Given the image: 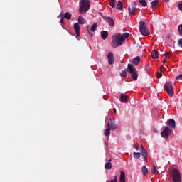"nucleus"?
Listing matches in <instances>:
<instances>
[{
	"label": "nucleus",
	"instance_id": "49530a36",
	"mask_svg": "<svg viewBox=\"0 0 182 182\" xmlns=\"http://www.w3.org/2000/svg\"><path fill=\"white\" fill-rule=\"evenodd\" d=\"M170 0H165V2H169Z\"/></svg>",
	"mask_w": 182,
	"mask_h": 182
},
{
	"label": "nucleus",
	"instance_id": "c756f323",
	"mask_svg": "<svg viewBox=\"0 0 182 182\" xmlns=\"http://www.w3.org/2000/svg\"><path fill=\"white\" fill-rule=\"evenodd\" d=\"M152 173L157 175L159 174V171H157V168H156V166L153 165L152 166Z\"/></svg>",
	"mask_w": 182,
	"mask_h": 182
},
{
	"label": "nucleus",
	"instance_id": "79ce46f5",
	"mask_svg": "<svg viewBox=\"0 0 182 182\" xmlns=\"http://www.w3.org/2000/svg\"><path fill=\"white\" fill-rule=\"evenodd\" d=\"M157 132H158L157 128H154V133H157Z\"/></svg>",
	"mask_w": 182,
	"mask_h": 182
},
{
	"label": "nucleus",
	"instance_id": "4c0bfd02",
	"mask_svg": "<svg viewBox=\"0 0 182 182\" xmlns=\"http://www.w3.org/2000/svg\"><path fill=\"white\" fill-rule=\"evenodd\" d=\"M65 18H61V19L60 20V23H61V25L63 26V25H65Z\"/></svg>",
	"mask_w": 182,
	"mask_h": 182
},
{
	"label": "nucleus",
	"instance_id": "37998d69",
	"mask_svg": "<svg viewBox=\"0 0 182 182\" xmlns=\"http://www.w3.org/2000/svg\"><path fill=\"white\" fill-rule=\"evenodd\" d=\"M105 147L107 149V146H109V144L107 142H105Z\"/></svg>",
	"mask_w": 182,
	"mask_h": 182
},
{
	"label": "nucleus",
	"instance_id": "412c9836",
	"mask_svg": "<svg viewBox=\"0 0 182 182\" xmlns=\"http://www.w3.org/2000/svg\"><path fill=\"white\" fill-rule=\"evenodd\" d=\"M151 8L152 9H156L157 5H159V0H153L151 2Z\"/></svg>",
	"mask_w": 182,
	"mask_h": 182
},
{
	"label": "nucleus",
	"instance_id": "dca6fc26",
	"mask_svg": "<svg viewBox=\"0 0 182 182\" xmlns=\"http://www.w3.org/2000/svg\"><path fill=\"white\" fill-rule=\"evenodd\" d=\"M101 38L103 39V41L107 39V36H109V32L106 31H102L100 32Z\"/></svg>",
	"mask_w": 182,
	"mask_h": 182
},
{
	"label": "nucleus",
	"instance_id": "6e6552de",
	"mask_svg": "<svg viewBox=\"0 0 182 182\" xmlns=\"http://www.w3.org/2000/svg\"><path fill=\"white\" fill-rule=\"evenodd\" d=\"M132 7L129 6L128 7V11H129V15H132L133 16H134V15H136V11H137V4L136 3V1H133L132 4L131 5Z\"/></svg>",
	"mask_w": 182,
	"mask_h": 182
},
{
	"label": "nucleus",
	"instance_id": "f704fd0d",
	"mask_svg": "<svg viewBox=\"0 0 182 182\" xmlns=\"http://www.w3.org/2000/svg\"><path fill=\"white\" fill-rule=\"evenodd\" d=\"M164 56L165 58H166V59H170V56H171V53H169V52L165 53Z\"/></svg>",
	"mask_w": 182,
	"mask_h": 182
},
{
	"label": "nucleus",
	"instance_id": "9b49d317",
	"mask_svg": "<svg viewBox=\"0 0 182 182\" xmlns=\"http://www.w3.org/2000/svg\"><path fill=\"white\" fill-rule=\"evenodd\" d=\"M107 126L108 129H110V130H116V129H117V124H116V122L114 121H112V119L108 122Z\"/></svg>",
	"mask_w": 182,
	"mask_h": 182
},
{
	"label": "nucleus",
	"instance_id": "2f4dec72",
	"mask_svg": "<svg viewBox=\"0 0 182 182\" xmlns=\"http://www.w3.org/2000/svg\"><path fill=\"white\" fill-rule=\"evenodd\" d=\"M139 2L142 5V6H147V2H146V0H139Z\"/></svg>",
	"mask_w": 182,
	"mask_h": 182
},
{
	"label": "nucleus",
	"instance_id": "e433bc0d",
	"mask_svg": "<svg viewBox=\"0 0 182 182\" xmlns=\"http://www.w3.org/2000/svg\"><path fill=\"white\" fill-rule=\"evenodd\" d=\"M178 45L179 46V48H182V38L178 40Z\"/></svg>",
	"mask_w": 182,
	"mask_h": 182
},
{
	"label": "nucleus",
	"instance_id": "cd10ccee",
	"mask_svg": "<svg viewBox=\"0 0 182 182\" xmlns=\"http://www.w3.org/2000/svg\"><path fill=\"white\" fill-rule=\"evenodd\" d=\"M133 156L134 159H140L141 154L140 152H134Z\"/></svg>",
	"mask_w": 182,
	"mask_h": 182
},
{
	"label": "nucleus",
	"instance_id": "4be33fe9",
	"mask_svg": "<svg viewBox=\"0 0 182 182\" xmlns=\"http://www.w3.org/2000/svg\"><path fill=\"white\" fill-rule=\"evenodd\" d=\"M78 23H80V25H85V23H86V20H85V18H83V16H78Z\"/></svg>",
	"mask_w": 182,
	"mask_h": 182
},
{
	"label": "nucleus",
	"instance_id": "7ed1b4c3",
	"mask_svg": "<svg viewBox=\"0 0 182 182\" xmlns=\"http://www.w3.org/2000/svg\"><path fill=\"white\" fill-rule=\"evenodd\" d=\"M127 72L130 73L131 77H132L134 80H137L139 77V72L136 69V67L133 65V64H130V63L128 64Z\"/></svg>",
	"mask_w": 182,
	"mask_h": 182
},
{
	"label": "nucleus",
	"instance_id": "473e14b6",
	"mask_svg": "<svg viewBox=\"0 0 182 182\" xmlns=\"http://www.w3.org/2000/svg\"><path fill=\"white\" fill-rule=\"evenodd\" d=\"M178 31L180 36H182V24L179 25Z\"/></svg>",
	"mask_w": 182,
	"mask_h": 182
},
{
	"label": "nucleus",
	"instance_id": "ddd939ff",
	"mask_svg": "<svg viewBox=\"0 0 182 182\" xmlns=\"http://www.w3.org/2000/svg\"><path fill=\"white\" fill-rule=\"evenodd\" d=\"M58 18H64V19H67L68 21H69L72 18V14L69 12H66L65 15H63V13L61 12L58 16Z\"/></svg>",
	"mask_w": 182,
	"mask_h": 182
},
{
	"label": "nucleus",
	"instance_id": "5701e85b",
	"mask_svg": "<svg viewBox=\"0 0 182 182\" xmlns=\"http://www.w3.org/2000/svg\"><path fill=\"white\" fill-rule=\"evenodd\" d=\"M151 58L153 59H157V58H159V52L156 50H154L151 53Z\"/></svg>",
	"mask_w": 182,
	"mask_h": 182
},
{
	"label": "nucleus",
	"instance_id": "f3484780",
	"mask_svg": "<svg viewBox=\"0 0 182 182\" xmlns=\"http://www.w3.org/2000/svg\"><path fill=\"white\" fill-rule=\"evenodd\" d=\"M119 182H126V173L124 171H120Z\"/></svg>",
	"mask_w": 182,
	"mask_h": 182
},
{
	"label": "nucleus",
	"instance_id": "f257e3e1",
	"mask_svg": "<svg viewBox=\"0 0 182 182\" xmlns=\"http://www.w3.org/2000/svg\"><path fill=\"white\" fill-rule=\"evenodd\" d=\"M130 36V34L129 33H124L122 35L119 34H114L112 36V41L111 43V46L112 48H119V46H122L126 42V39Z\"/></svg>",
	"mask_w": 182,
	"mask_h": 182
},
{
	"label": "nucleus",
	"instance_id": "c85d7f7f",
	"mask_svg": "<svg viewBox=\"0 0 182 182\" xmlns=\"http://www.w3.org/2000/svg\"><path fill=\"white\" fill-rule=\"evenodd\" d=\"M97 28V23H94L93 25L92 26V27L90 28V31L92 32H95Z\"/></svg>",
	"mask_w": 182,
	"mask_h": 182
},
{
	"label": "nucleus",
	"instance_id": "39448f33",
	"mask_svg": "<svg viewBox=\"0 0 182 182\" xmlns=\"http://www.w3.org/2000/svg\"><path fill=\"white\" fill-rule=\"evenodd\" d=\"M164 90L167 92L168 95L173 97L174 96V90L173 89V82L168 81L164 84Z\"/></svg>",
	"mask_w": 182,
	"mask_h": 182
},
{
	"label": "nucleus",
	"instance_id": "72a5a7b5",
	"mask_svg": "<svg viewBox=\"0 0 182 182\" xmlns=\"http://www.w3.org/2000/svg\"><path fill=\"white\" fill-rule=\"evenodd\" d=\"M87 33H89V35L91 36V38H93V36H95V34H93L90 32V30L89 29V26H87Z\"/></svg>",
	"mask_w": 182,
	"mask_h": 182
},
{
	"label": "nucleus",
	"instance_id": "2eb2a0df",
	"mask_svg": "<svg viewBox=\"0 0 182 182\" xmlns=\"http://www.w3.org/2000/svg\"><path fill=\"white\" fill-rule=\"evenodd\" d=\"M119 100L121 103H126L129 100V95H124V94H120Z\"/></svg>",
	"mask_w": 182,
	"mask_h": 182
},
{
	"label": "nucleus",
	"instance_id": "b1692460",
	"mask_svg": "<svg viewBox=\"0 0 182 182\" xmlns=\"http://www.w3.org/2000/svg\"><path fill=\"white\" fill-rule=\"evenodd\" d=\"M141 172L143 173V176H147V174H149V169H147V167H146V166H142Z\"/></svg>",
	"mask_w": 182,
	"mask_h": 182
},
{
	"label": "nucleus",
	"instance_id": "f8f14e48",
	"mask_svg": "<svg viewBox=\"0 0 182 182\" xmlns=\"http://www.w3.org/2000/svg\"><path fill=\"white\" fill-rule=\"evenodd\" d=\"M108 63L109 65H113L114 63V54L110 52L107 55Z\"/></svg>",
	"mask_w": 182,
	"mask_h": 182
},
{
	"label": "nucleus",
	"instance_id": "58836bf2",
	"mask_svg": "<svg viewBox=\"0 0 182 182\" xmlns=\"http://www.w3.org/2000/svg\"><path fill=\"white\" fill-rule=\"evenodd\" d=\"M106 182H117V176H115L114 179H112L111 181H107Z\"/></svg>",
	"mask_w": 182,
	"mask_h": 182
},
{
	"label": "nucleus",
	"instance_id": "423d86ee",
	"mask_svg": "<svg viewBox=\"0 0 182 182\" xmlns=\"http://www.w3.org/2000/svg\"><path fill=\"white\" fill-rule=\"evenodd\" d=\"M139 31L144 36H149V35H150L149 29L146 26V23H144V21L139 22Z\"/></svg>",
	"mask_w": 182,
	"mask_h": 182
},
{
	"label": "nucleus",
	"instance_id": "9d476101",
	"mask_svg": "<svg viewBox=\"0 0 182 182\" xmlns=\"http://www.w3.org/2000/svg\"><path fill=\"white\" fill-rule=\"evenodd\" d=\"M141 149H140V154H141V156H144V160L145 163H147V157L149 156V154H147V151L146 150V149H144L143 145H141Z\"/></svg>",
	"mask_w": 182,
	"mask_h": 182
},
{
	"label": "nucleus",
	"instance_id": "a878e982",
	"mask_svg": "<svg viewBox=\"0 0 182 182\" xmlns=\"http://www.w3.org/2000/svg\"><path fill=\"white\" fill-rule=\"evenodd\" d=\"M120 76L122 77H126L127 76V69L125 68L120 73Z\"/></svg>",
	"mask_w": 182,
	"mask_h": 182
},
{
	"label": "nucleus",
	"instance_id": "0eeeda50",
	"mask_svg": "<svg viewBox=\"0 0 182 182\" xmlns=\"http://www.w3.org/2000/svg\"><path fill=\"white\" fill-rule=\"evenodd\" d=\"M170 134H171V129L168 127H165L163 131L161 132V136L163 139H168Z\"/></svg>",
	"mask_w": 182,
	"mask_h": 182
},
{
	"label": "nucleus",
	"instance_id": "1a4fd4ad",
	"mask_svg": "<svg viewBox=\"0 0 182 182\" xmlns=\"http://www.w3.org/2000/svg\"><path fill=\"white\" fill-rule=\"evenodd\" d=\"M100 15H101L102 19H104V21H106L107 23H109V26H111V28L114 27V20H113V18L106 17V16H103V14H102V13H100Z\"/></svg>",
	"mask_w": 182,
	"mask_h": 182
},
{
	"label": "nucleus",
	"instance_id": "c9c22d12",
	"mask_svg": "<svg viewBox=\"0 0 182 182\" xmlns=\"http://www.w3.org/2000/svg\"><path fill=\"white\" fill-rule=\"evenodd\" d=\"M163 76V73L161 72H158L156 75L157 79H161V77Z\"/></svg>",
	"mask_w": 182,
	"mask_h": 182
},
{
	"label": "nucleus",
	"instance_id": "a18cd8bd",
	"mask_svg": "<svg viewBox=\"0 0 182 182\" xmlns=\"http://www.w3.org/2000/svg\"><path fill=\"white\" fill-rule=\"evenodd\" d=\"M113 110H114V113H116V108H114Z\"/></svg>",
	"mask_w": 182,
	"mask_h": 182
},
{
	"label": "nucleus",
	"instance_id": "aec40b11",
	"mask_svg": "<svg viewBox=\"0 0 182 182\" xmlns=\"http://www.w3.org/2000/svg\"><path fill=\"white\" fill-rule=\"evenodd\" d=\"M105 170H112V159H109L105 165Z\"/></svg>",
	"mask_w": 182,
	"mask_h": 182
},
{
	"label": "nucleus",
	"instance_id": "a19ab883",
	"mask_svg": "<svg viewBox=\"0 0 182 182\" xmlns=\"http://www.w3.org/2000/svg\"><path fill=\"white\" fill-rule=\"evenodd\" d=\"M176 80H182V75H179L176 77Z\"/></svg>",
	"mask_w": 182,
	"mask_h": 182
},
{
	"label": "nucleus",
	"instance_id": "ea45409f",
	"mask_svg": "<svg viewBox=\"0 0 182 182\" xmlns=\"http://www.w3.org/2000/svg\"><path fill=\"white\" fill-rule=\"evenodd\" d=\"M178 9H180V11L182 12V3H179V4H178Z\"/></svg>",
	"mask_w": 182,
	"mask_h": 182
},
{
	"label": "nucleus",
	"instance_id": "de8ad7c7",
	"mask_svg": "<svg viewBox=\"0 0 182 182\" xmlns=\"http://www.w3.org/2000/svg\"><path fill=\"white\" fill-rule=\"evenodd\" d=\"M162 68H163L164 69H166V68H164V65H162Z\"/></svg>",
	"mask_w": 182,
	"mask_h": 182
},
{
	"label": "nucleus",
	"instance_id": "6ab92c4d",
	"mask_svg": "<svg viewBox=\"0 0 182 182\" xmlns=\"http://www.w3.org/2000/svg\"><path fill=\"white\" fill-rule=\"evenodd\" d=\"M167 124L169 127H171V129L176 128V121H174V119H170Z\"/></svg>",
	"mask_w": 182,
	"mask_h": 182
},
{
	"label": "nucleus",
	"instance_id": "a211bd4d",
	"mask_svg": "<svg viewBox=\"0 0 182 182\" xmlns=\"http://www.w3.org/2000/svg\"><path fill=\"white\" fill-rule=\"evenodd\" d=\"M140 60H141L140 56H136L133 59L132 63L135 65V66H137V65L140 63Z\"/></svg>",
	"mask_w": 182,
	"mask_h": 182
},
{
	"label": "nucleus",
	"instance_id": "4468645a",
	"mask_svg": "<svg viewBox=\"0 0 182 182\" xmlns=\"http://www.w3.org/2000/svg\"><path fill=\"white\" fill-rule=\"evenodd\" d=\"M74 31L77 38H79V36H80V26H79V23H75L74 24Z\"/></svg>",
	"mask_w": 182,
	"mask_h": 182
},
{
	"label": "nucleus",
	"instance_id": "bb28decb",
	"mask_svg": "<svg viewBox=\"0 0 182 182\" xmlns=\"http://www.w3.org/2000/svg\"><path fill=\"white\" fill-rule=\"evenodd\" d=\"M105 136L109 137L110 136V128H107L104 131Z\"/></svg>",
	"mask_w": 182,
	"mask_h": 182
},
{
	"label": "nucleus",
	"instance_id": "20e7f679",
	"mask_svg": "<svg viewBox=\"0 0 182 182\" xmlns=\"http://www.w3.org/2000/svg\"><path fill=\"white\" fill-rule=\"evenodd\" d=\"M171 176L173 182H182L181 173L177 168H173L171 171Z\"/></svg>",
	"mask_w": 182,
	"mask_h": 182
},
{
	"label": "nucleus",
	"instance_id": "c03bdc74",
	"mask_svg": "<svg viewBox=\"0 0 182 182\" xmlns=\"http://www.w3.org/2000/svg\"><path fill=\"white\" fill-rule=\"evenodd\" d=\"M134 149H136V150H139V146H134Z\"/></svg>",
	"mask_w": 182,
	"mask_h": 182
},
{
	"label": "nucleus",
	"instance_id": "393cba45",
	"mask_svg": "<svg viewBox=\"0 0 182 182\" xmlns=\"http://www.w3.org/2000/svg\"><path fill=\"white\" fill-rule=\"evenodd\" d=\"M117 9H119V11H122L123 9V3H122V1H119L117 4Z\"/></svg>",
	"mask_w": 182,
	"mask_h": 182
},
{
	"label": "nucleus",
	"instance_id": "7c9ffc66",
	"mask_svg": "<svg viewBox=\"0 0 182 182\" xmlns=\"http://www.w3.org/2000/svg\"><path fill=\"white\" fill-rule=\"evenodd\" d=\"M109 5L112 8H114L116 6V0H110Z\"/></svg>",
	"mask_w": 182,
	"mask_h": 182
},
{
	"label": "nucleus",
	"instance_id": "f03ea898",
	"mask_svg": "<svg viewBox=\"0 0 182 182\" xmlns=\"http://www.w3.org/2000/svg\"><path fill=\"white\" fill-rule=\"evenodd\" d=\"M90 9V0H80V14H86Z\"/></svg>",
	"mask_w": 182,
	"mask_h": 182
}]
</instances>
